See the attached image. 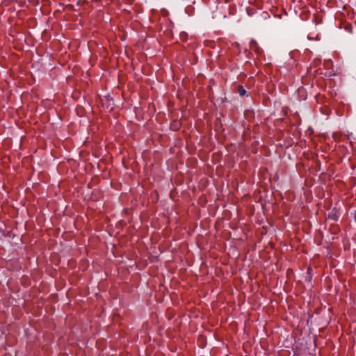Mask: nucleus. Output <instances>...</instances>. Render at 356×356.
<instances>
[{
    "label": "nucleus",
    "instance_id": "obj_1",
    "mask_svg": "<svg viewBox=\"0 0 356 356\" xmlns=\"http://www.w3.org/2000/svg\"><path fill=\"white\" fill-rule=\"evenodd\" d=\"M250 48L251 50L259 54L261 51V48L259 47L258 43L256 40L252 39L250 42Z\"/></svg>",
    "mask_w": 356,
    "mask_h": 356
},
{
    "label": "nucleus",
    "instance_id": "obj_2",
    "mask_svg": "<svg viewBox=\"0 0 356 356\" xmlns=\"http://www.w3.org/2000/svg\"><path fill=\"white\" fill-rule=\"evenodd\" d=\"M238 92L240 96H244L246 95V90L244 89V88L242 86H239L238 87Z\"/></svg>",
    "mask_w": 356,
    "mask_h": 356
},
{
    "label": "nucleus",
    "instance_id": "obj_3",
    "mask_svg": "<svg viewBox=\"0 0 356 356\" xmlns=\"http://www.w3.org/2000/svg\"><path fill=\"white\" fill-rule=\"evenodd\" d=\"M329 218H331L334 220L337 221L338 220V217L335 214H329Z\"/></svg>",
    "mask_w": 356,
    "mask_h": 356
},
{
    "label": "nucleus",
    "instance_id": "obj_4",
    "mask_svg": "<svg viewBox=\"0 0 356 356\" xmlns=\"http://www.w3.org/2000/svg\"><path fill=\"white\" fill-rule=\"evenodd\" d=\"M354 218H355V222H356V211H355Z\"/></svg>",
    "mask_w": 356,
    "mask_h": 356
}]
</instances>
